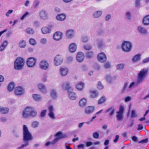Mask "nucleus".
Segmentation results:
<instances>
[{"instance_id":"nucleus-1","label":"nucleus","mask_w":149,"mask_h":149,"mask_svg":"<svg viewBox=\"0 0 149 149\" xmlns=\"http://www.w3.org/2000/svg\"><path fill=\"white\" fill-rule=\"evenodd\" d=\"M23 128V141L24 143L20 146L17 147V149H23L24 147L28 146L29 144V141L33 139V136L31 134L28 130L26 125H24Z\"/></svg>"},{"instance_id":"nucleus-2","label":"nucleus","mask_w":149,"mask_h":149,"mask_svg":"<svg viewBox=\"0 0 149 149\" xmlns=\"http://www.w3.org/2000/svg\"><path fill=\"white\" fill-rule=\"evenodd\" d=\"M37 112L34 108L31 107H27L25 108L22 112V117L27 118L30 117H34L37 116Z\"/></svg>"},{"instance_id":"nucleus-3","label":"nucleus","mask_w":149,"mask_h":149,"mask_svg":"<svg viewBox=\"0 0 149 149\" xmlns=\"http://www.w3.org/2000/svg\"><path fill=\"white\" fill-rule=\"evenodd\" d=\"M24 63L23 59L21 58H18L14 63V68L16 70H20L22 68Z\"/></svg>"},{"instance_id":"nucleus-4","label":"nucleus","mask_w":149,"mask_h":149,"mask_svg":"<svg viewBox=\"0 0 149 149\" xmlns=\"http://www.w3.org/2000/svg\"><path fill=\"white\" fill-rule=\"evenodd\" d=\"M148 71V69L144 68L141 69L138 74L137 80L139 82H141L146 76Z\"/></svg>"},{"instance_id":"nucleus-5","label":"nucleus","mask_w":149,"mask_h":149,"mask_svg":"<svg viewBox=\"0 0 149 149\" xmlns=\"http://www.w3.org/2000/svg\"><path fill=\"white\" fill-rule=\"evenodd\" d=\"M140 83V82H138V80H137L135 82H132L131 83L128 87H127L128 84L126 83H125L123 88V92H125V91H129L130 88H134L136 86Z\"/></svg>"},{"instance_id":"nucleus-6","label":"nucleus","mask_w":149,"mask_h":149,"mask_svg":"<svg viewBox=\"0 0 149 149\" xmlns=\"http://www.w3.org/2000/svg\"><path fill=\"white\" fill-rule=\"evenodd\" d=\"M132 48V44L129 41L124 42L122 45V48L123 51L125 52H129Z\"/></svg>"},{"instance_id":"nucleus-7","label":"nucleus","mask_w":149,"mask_h":149,"mask_svg":"<svg viewBox=\"0 0 149 149\" xmlns=\"http://www.w3.org/2000/svg\"><path fill=\"white\" fill-rule=\"evenodd\" d=\"M63 58V56L60 55H57L54 59V64L55 66H58L62 63Z\"/></svg>"},{"instance_id":"nucleus-8","label":"nucleus","mask_w":149,"mask_h":149,"mask_svg":"<svg viewBox=\"0 0 149 149\" xmlns=\"http://www.w3.org/2000/svg\"><path fill=\"white\" fill-rule=\"evenodd\" d=\"M37 62V59L34 57L29 58L27 60L26 64L29 67H33L36 65Z\"/></svg>"},{"instance_id":"nucleus-9","label":"nucleus","mask_w":149,"mask_h":149,"mask_svg":"<svg viewBox=\"0 0 149 149\" xmlns=\"http://www.w3.org/2000/svg\"><path fill=\"white\" fill-rule=\"evenodd\" d=\"M49 66V63L45 60H43L40 61L39 64V68L42 70H45L47 69Z\"/></svg>"},{"instance_id":"nucleus-10","label":"nucleus","mask_w":149,"mask_h":149,"mask_svg":"<svg viewBox=\"0 0 149 149\" xmlns=\"http://www.w3.org/2000/svg\"><path fill=\"white\" fill-rule=\"evenodd\" d=\"M98 61L100 62L103 63L107 60V56L103 52H101L98 54L97 56Z\"/></svg>"},{"instance_id":"nucleus-11","label":"nucleus","mask_w":149,"mask_h":149,"mask_svg":"<svg viewBox=\"0 0 149 149\" xmlns=\"http://www.w3.org/2000/svg\"><path fill=\"white\" fill-rule=\"evenodd\" d=\"M49 113L48 115L49 117L52 119H55V117L54 113V107L52 105H50L48 107Z\"/></svg>"},{"instance_id":"nucleus-12","label":"nucleus","mask_w":149,"mask_h":149,"mask_svg":"<svg viewBox=\"0 0 149 149\" xmlns=\"http://www.w3.org/2000/svg\"><path fill=\"white\" fill-rule=\"evenodd\" d=\"M68 71V69L67 68L61 67L60 69V74L62 77L65 76L67 74Z\"/></svg>"},{"instance_id":"nucleus-13","label":"nucleus","mask_w":149,"mask_h":149,"mask_svg":"<svg viewBox=\"0 0 149 149\" xmlns=\"http://www.w3.org/2000/svg\"><path fill=\"white\" fill-rule=\"evenodd\" d=\"M14 91L15 94L18 95H20L23 94L24 92L23 88L20 86H18L15 89Z\"/></svg>"},{"instance_id":"nucleus-14","label":"nucleus","mask_w":149,"mask_h":149,"mask_svg":"<svg viewBox=\"0 0 149 149\" xmlns=\"http://www.w3.org/2000/svg\"><path fill=\"white\" fill-rule=\"evenodd\" d=\"M62 87L63 89L67 90L68 91H70V90H73L72 87L70 86V83L69 82L63 83L62 85Z\"/></svg>"},{"instance_id":"nucleus-15","label":"nucleus","mask_w":149,"mask_h":149,"mask_svg":"<svg viewBox=\"0 0 149 149\" xmlns=\"http://www.w3.org/2000/svg\"><path fill=\"white\" fill-rule=\"evenodd\" d=\"M40 18L43 19H46L48 18V14L47 12L45 10H41L39 13Z\"/></svg>"},{"instance_id":"nucleus-16","label":"nucleus","mask_w":149,"mask_h":149,"mask_svg":"<svg viewBox=\"0 0 149 149\" xmlns=\"http://www.w3.org/2000/svg\"><path fill=\"white\" fill-rule=\"evenodd\" d=\"M84 59V54L81 52H78L76 56V59L79 62H82Z\"/></svg>"},{"instance_id":"nucleus-17","label":"nucleus","mask_w":149,"mask_h":149,"mask_svg":"<svg viewBox=\"0 0 149 149\" xmlns=\"http://www.w3.org/2000/svg\"><path fill=\"white\" fill-rule=\"evenodd\" d=\"M62 33L60 32H56L55 33L54 35V39L57 41L61 39L62 37Z\"/></svg>"},{"instance_id":"nucleus-18","label":"nucleus","mask_w":149,"mask_h":149,"mask_svg":"<svg viewBox=\"0 0 149 149\" xmlns=\"http://www.w3.org/2000/svg\"><path fill=\"white\" fill-rule=\"evenodd\" d=\"M68 93V97L70 99L73 100L77 98V95L74 92L69 91Z\"/></svg>"},{"instance_id":"nucleus-19","label":"nucleus","mask_w":149,"mask_h":149,"mask_svg":"<svg viewBox=\"0 0 149 149\" xmlns=\"http://www.w3.org/2000/svg\"><path fill=\"white\" fill-rule=\"evenodd\" d=\"M38 87L39 90L43 93L47 92V89L46 86L43 84L40 83L38 85Z\"/></svg>"},{"instance_id":"nucleus-20","label":"nucleus","mask_w":149,"mask_h":149,"mask_svg":"<svg viewBox=\"0 0 149 149\" xmlns=\"http://www.w3.org/2000/svg\"><path fill=\"white\" fill-rule=\"evenodd\" d=\"M89 93L90 97L92 98H95L99 95V93L97 90H91Z\"/></svg>"},{"instance_id":"nucleus-21","label":"nucleus","mask_w":149,"mask_h":149,"mask_svg":"<svg viewBox=\"0 0 149 149\" xmlns=\"http://www.w3.org/2000/svg\"><path fill=\"white\" fill-rule=\"evenodd\" d=\"M77 49V46L75 43H71L69 46V50L70 52L72 53L75 52Z\"/></svg>"},{"instance_id":"nucleus-22","label":"nucleus","mask_w":149,"mask_h":149,"mask_svg":"<svg viewBox=\"0 0 149 149\" xmlns=\"http://www.w3.org/2000/svg\"><path fill=\"white\" fill-rule=\"evenodd\" d=\"M54 136L56 137V138H58L59 140L66 137V135L65 134H63L60 131L57 132Z\"/></svg>"},{"instance_id":"nucleus-23","label":"nucleus","mask_w":149,"mask_h":149,"mask_svg":"<svg viewBox=\"0 0 149 149\" xmlns=\"http://www.w3.org/2000/svg\"><path fill=\"white\" fill-rule=\"evenodd\" d=\"M137 30L138 31L143 34H146L148 33L147 30L144 27L139 26L138 27Z\"/></svg>"},{"instance_id":"nucleus-24","label":"nucleus","mask_w":149,"mask_h":149,"mask_svg":"<svg viewBox=\"0 0 149 149\" xmlns=\"http://www.w3.org/2000/svg\"><path fill=\"white\" fill-rule=\"evenodd\" d=\"M66 18V15L63 13L59 14L57 15L56 17V18L57 20L60 21L64 20Z\"/></svg>"},{"instance_id":"nucleus-25","label":"nucleus","mask_w":149,"mask_h":149,"mask_svg":"<svg viewBox=\"0 0 149 149\" xmlns=\"http://www.w3.org/2000/svg\"><path fill=\"white\" fill-rule=\"evenodd\" d=\"M74 30L69 29L67 30L66 32V35L68 38H72L74 35Z\"/></svg>"},{"instance_id":"nucleus-26","label":"nucleus","mask_w":149,"mask_h":149,"mask_svg":"<svg viewBox=\"0 0 149 149\" xmlns=\"http://www.w3.org/2000/svg\"><path fill=\"white\" fill-rule=\"evenodd\" d=\"M95 107L94 106H88L86 108L85 112L86 113H92Z\"/></svg>"},{"instance_id":"nucleus-27","label":"nucleus","mask_w":149,"mask_h":149,"mask_svg":"<svg viewBox=\"0 0 149 149\" xmlns=\"http://www.w3.org/2000/svg\"><path fill=\"white\" fill-rule=\"evenodd\" d=\"M115 109L113 107H112L107 109L106 111V113L109 112V115L110 116H112L114 114Z\"/></svg>"},{"instance_id":"nucleus-28","label":"nucleus","mask_w":149,"mask_h":149,"mask_svg":"<svg viewBox=\"0 0 149 149\" xmlns=\"http://www.w3.org/2000/svg\"><path fill=\"white\" fill-rule=\"evenodd\" d=\"M143 23L145 25H149V15L144 17L143 19Z\"/></svg>"},{"instance_id":"nucleus-29","label":"nucleus","mask_w":149,"mask_h":149,"mask_svg":"<svg viewBox=\"0 0 149 149\" xmlns=\"http://www.w3.org/2000/svg\"><path fill=\"white\" fill-rule=\"evenodd\" d=\"M50 95L54 99H56L57 97V93L55 90L52 89L50 91Z\"/></svg>"},{"instance_id":"nucleus-30","label":"nucleus","mask_w":149,"mask_h":149,"mask_svg":"<svg viewBox=\"0 0 149 149\" xmlns=\"http://www.w3.org/2000/svg\"><path fill=\"white\" fill-rule=\"evenodd\" d=\"M18 45L20 48H24L26 46V42L24 40H21L19 41Z\"/></svg>"},{"instance_id":"nucleus-31","label":"nucleus","mask_w":149,"mask_h":149,"mask_svg":"<svg viewBox=\"0 0 149 149\" xmlns=\"http://www.w3.org/2000/svg\"><path fill=\"white\" fill-rule=\"evenodd\" d=\"M41 31L43 34H46L50 33L51 29L47 27H44L42 28Z\"/></svg>"},{"instance_id":"nucleus-32","label":"nucleus","mask_w":149,"mask_h":149,"mask_svg":"<svg viewBox=\"0 0 149 149\" xmlns=\"http://www.w3.org/2000/svg\"><path fill=\"white\" fill-rule=\"evenodd\" d=\"M9 111V109L7 107H0V113L2 114L8 113Z\"/></svg>"},{"instance_id":"nucleus-33","label":"nucleus","mask_w":149,"mask_h":149,"mask_svg":"<svg viewBox=\"0 0 149 149\" xmlns=\"http://www.w3.org/2000/svg\"><path fill=\"white\" fill-rule=\"evenodd\" d=\"M25 31L27 33L30 35H33L35 33L34 29L31 27L27 28Z\"/></svg>"},{"instance_id":"nucleus-34","label":"nucleus","mask_w":149,"mask_h":149,"mask_svg":"<svg viewBox=\"0 0 149 149\" xmlns=\"http://www.w3.org/2000/svg\"><path fill=\"white\" fill-rule=\"evenodd\" d=\"M141 55L139 54H137L134 56L132 59L134 62H136L139 60L141 58Z\"/></svg>"},{"instance_id":"nucleus-35","label":"nucleus","mask_w":149,"mask_h":149,"mask_svg":"<svg viewBox=\"0 0 149 149\" xmlns=\"http://www.w3.org/2000/svg\"><path fill=\"white\" fill-rule=\"evenodd\" d=\"M102 14V12L101 11H95L93 14V16L95 18H98L100 17Z\"/></svg>"},{"instance_id":"nucleus-36","label":"nucleus","mask_w":149,"mask_h":149,"mask_svg":"<svg viewBox=\"0 0 149 149\" xmlns=\"http://www.w3.org/2000/svg\"><path fill=\"white\" fill-rule=\"evenodd\" d=\"M84 86V83L82 82H79L76 85L77 88L79 90L82 89Z\"/></svg>"},{"instance_id":"nucleus-37","label":"nucleus","mask_w":149,"mask_h":149,"mask_svg":"<svg viewBox=\"0 0 149 149\" xmlns=\"http://www.w3.org/2000/svg\"><path fill=\"white\" fill-rule=\"evenodd\" d=\"M107 98L105 96H103L98 101V104H101L104 102L106 100Z\"/></svg>"},{"instance_id":"nucleus-38","label":"nucleus","mask_w":149,"mask_h":149,"mask_svg":"<svg viewBox=\"0 0 149 149\" xmlns=\"http://www.w3.org/2000/svg\"><path fill=\"white\" fill-rule=\"evenodd\" d=\"M33 98L36 101H40L41 100V96L37 94H33L32 95Z\"/></svg>"},{"instance_id":"nucleus-39","label":"nucleus","mask_w":149,"mask_h":149,"mask_svg":"<svg viewBox=\"0 0 149 149\" xmlns=\"http://www.w3.org/2000/svg\"><path fill=\"white\" fill-rule=\"evenodd\" d=\"M15 87L14 84L13 83H10L8 86V90L10 91H12Z\"/></svg>"},{"instance_id":"nucleus-40","label":"nucleus","mask_w":149,"mask_h":149,"mask_svg":"<svg viewBox=\"0 0 149 149\" xmlns=\"http://www.w3.org/2000/svg\"><path fill=\"white\" fill-rule=\"evenodd\" d=\"M96 42L97 44L98 47L100 48H101L104 45L103 41L101 40H97Z\"/></svg>"},{"instance_id":"nucleus-41","label":"nucleus","mask_w":149,"mask_h":149,"mask_svg":"<svg viewBox=\"0 0 149 149\" xmlns=\"http://www.w3.org/2000/svg\"><path fill=\"white\" fill-rule=\"evenodd\" d=\"M117 113V114L116 116V117L117 118V120L119 121L121 120L123 118V114L118 112Z\"/></svg>"},{"instance_id":"nucleus-42","label":"nucleus","mask_w":149,"mask_h":149,"mask_svg":"<svg viewBox=\"0 0 149 149\" xmlns=\"http://www.w3.org/2000/svg\"><path fill=\"white\" fill-rule=\"evenodd\" d=\"M124 65L125 64L123 63H120L117 64L116 65V69L118 70H122L123 68Z\"/></svg>"},{"instance_id":"nucleus-43","label":"nucleus","mask_w":149,"mask_h":149,"mask_svg":"<svg viewBox=\"0 0 149 149\" xmlns=\"http://www.w3.org/2000/svg\"><path fill=\"white\" fill-rule=\"evenodd\" d=\"M125 17L127 19H130L132 17L131 13L130 11L127 12L125 14Z\"/></svg>"},{"instance_id":"nucleus-44","label":"nucleus","mask_w":149,"mask_h":149,"mask_svg":"<svg viewBox=\"0 0 149 149\" xmlns=\"http://www.w3.org/2000/svg\"><path fill=\"white\" fill-rule=\"evenodd\" d=\"M47 75L45 74H43L41 77V80L42 82H45L47 80Z\"/></svg>"},{"instance_id":"nucleus-45","label":"nucleus","mask_w":149,"mask_h":149,"mask_svg":"<svg viewBox=\"0 0 149 149\" xmlns=\"http://www.w3.org/2000/svg\"><path fill=\"white\" fill-rule=\"evenodd\" d=\"M29 43L33 46L36 45V40L33 38H30L29 39Z\"/></svg>"},{"instance_id":"nucleus-46","label":"nucleus","mask_w":149,"mask_h":149,"mask_svg":"<svg viewBox=\"0 0 149 149\" xmlns=\"http://www.w3.org/2000/svg\"><path fill=\"white\" fill-rule=\"evenodd\" d=\"M97 88L100 90H101L104 88V86L101 83V82L99 81L98 82L97 85Z\"/></svg>"},{"instance_id":"nucleus-47","label":"nucleus","mask_w":149,"mask_h":149,"mask_svg":"<svg viewBox=\"0 0 149 149\" xmlns=\"http://www.w3.org/2000/svg\"><path fill=\"white\" fill-rule=\"evenodd\" d=\"M94 54L92 52H89L87 53L86 54V56L87 58H90L93 56Z\"/></svg>"},{"instance_id":"nucleus-48","label":"nucleus","mask_w":149,"mask_h":149,"mask_svg":"<svg viewBox=\"0 0 149 149\" xmlns=\"http://www.w3.org/2000/svg\"><path fill=\"white\" fill-rule=\"evenodd\" d=\"M39 125V123L37 121L33 122L32 125V127L33 128H36Z\"/></svg>"},{"instance_id":"nucleus-49","label":"nucleus","mask_w":149,"mask_h":149,"mask_svg":"<svg viewBox=\"0 0 149 149\" xmlns=\"http://www.w3.org/2000/svg\"><path fill=\"white\" fill-rule=\"evenodd\" d=\"M79 105L81 107H84V98H82L79 101Z\"/></svg>"},{"instance_id":"nucleus-50","label":"nucleus","mask_w":149,"mask_h":149,"mask_svg":"<svg viewBox=\"0 0 149 149\" xmlns=\"http://www.w3.org/2000/svg\"><path fill=\"white\" fill-rule=\"evenodd\" d=\"M94 68L97 70H99L100 69V66L97 63H95L93 65Z\"/></svg>"},{"instance_id":"nucleus-51","label":"nucleus","mask_w":149,"mask_h":149,"mask_svg":"<svg viewBox=\"0 0 149 149\" xmlns=\"http://www.w3.org/2000/svg\"><path fill=\"white\" fill-rule=\"evenodd\" d=\"M104 67L106 69L109 68L110 67V63L108 62H106L104 64Z\"/></svg>"},{"instance_id":"nucleus-52","label":"nucleus","mask_w":149,"mask_h":149,"mask_svg":"<svg viewBox=\"0 0 149 149\" xmlns=\"http://www.w3.org/2000/svg\"><path fill=\"white\" fill-rule=\"evenodd\" d=\"M106 79L109 82H111L112 80V79L111 77L109 75H107L106 76Z\"/></svg>"},{"instance_id":"nucleus-53","label":"nucleus","mask_w":149,"mask_h":149,"mask_svg":"<svg viewBox=\"0 0 149 149\" xmlns=\"http://www.w3.org/2000/svg\"><path fill=\"white\" fill-rule=\"evenodd\" d=\"M59 141V140L58 138H56L51 142V144L54 145L55 144Z\"/></svg>"},{"instance_id":"nucleus-54","label":"nucleus","mask_w":149,"mask_h":149,"mask_svg":"<svg viewBox=\"0 0 149 149\" xmlns=\"http://www.w3.org/2000/svg\"><path fill=\"white\" fill-rule=\"evenodd\" d=\"M91 48V46L90 45H84V49L86 50H89Z\"/></svg>"},{"instance_id":"nucleus-55","label":"nucleus","mask_w":149,"mask_h":149,"mask_svg":"<svg viewBox=\"0 0 149 149\" xmlns=\"http://www.w3.org/2000/svg\"><path fill=\"white\" fill-rule=\"evenodd\" d=\"M136 114L135 111L134 110H132V111L131 117L132 118H134L136 116Z\"/></svg>"},{"instance_id":"nucleus-56","label":"nucleus","mask_w":149,"mask_h":149,"mask_svg":"<svg viewBox=\"0 0 149 149\" xmlns=\"http://www.w3.org/2000/svg\"><path fill=\"white\" fill-rule=\"evenodd\" d=\"M99 134L97 132H95L93 135V137L95 139H97L99 137Z\"/></svg>"},{"instance_id":"nucleus-57","label":"nucleus","mask_w":149,"mask_h":149,"mask_svg":"<svg viewBox=\"0 0 149 149\" xmlns=\"http://www.w3.org/2000/svg\"><path fill=\"white\" fill-rule=\"evenodd\" d=\"M47 42V39L45 38H42L40 40V42L42 44H46Z\"/></svg>"},{"instance_id":"nucleus-58","label":"nucleus","mask_w":149,"mask_h":149,"mask_svg":"<svg viewBox=\"0 0 149 149\" xmlns=\"http://www.w3.org/2000/svg\"><path fill=\"white\" fill-rule=\"evenodd\" d=\"M8 41L7 40H5L1 45L5 48L8 45Z\"/></svg>"},{"instance_id":"nucleus-59","label":"nucleus","mask_w":149,"mask_h":149,"mask_svg":"<svg viewBox=\"0 0 149 149\" xmlns=\"http://www.w3.org/2000/svg\"><path fill=\"white\" fill-rule=\"evenodd\" d=\"M13 12V10H10L6 13V15L7 17H9L10 15L9 14L12 13Z\"/></svg>"},{"instance_id":"nucleus-60","label":"nucleus","mask_w":149,"mask_h":149,"mask_svg":"<svg viewBox=\"0 0 149 149\" xmlns=\"http://www.w3.org/2000/svg\"><path fill=\"white\" fill-rule=\"evenodd\" d=\"M46 112V110H42L41 113V114H40L41 116L42 117H44L45 115Z\"/></svg>"},{"instance_id":"nucleus-61","label":"nucleus","mask_w":149,"mask_h":149,"mask_svg":"<svg viewBox=\"0 0 149 149\" xmlns=\"http://www.w3.org/2000/svg\"><path fill=\"white\" fill-rule=\"evenodd\" d=\"M124 111V108L122 106H121L120 107L119 110L118 112L120 113H123Z\"/></svg>"},{"instance_id":"nucleus-62","label":"nucleus","mask_w":149,"mask_h":149,"mask_svg":"<svg viewBox=\"0 0 149 149\" xmlns=\"http://www.w3.org/2000/svg\"><path fill=\"white\" fill-rule=\"evenodd\" d=\"M135 4L136 6L137 7H139L140 5V1H138V0H136Z\"/></svg>"},{"instance_id":"nucleus-63","label":"nucleus","mask_w":149,"mask_h":149,"mask_svg":"<svg viewBox=\"0 0 149 149\" xmlns=\"http://www.w3.org/2000/svg\"><path fill=\"white\" fill-rule=\"evenodd\" d=\"M77 149H84V144H81L77 146Z\"/></svg>"},{"instance_id":"nucleus-64","label":"nucleus","mask_w":149,"mask_h":149,"mask_svg":"<svg viewBox=\"0 0 149 149\" xmlns=\"http://www.w3.org/2000/svg\"><path fill=\"white\" fill-rule=\"evenodd\" d=\"M149 61V57L143 59L142 61V63H146Z\"/></svg>"}]
</instances>
